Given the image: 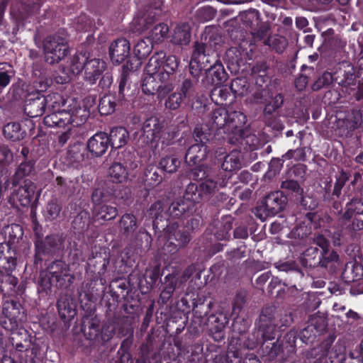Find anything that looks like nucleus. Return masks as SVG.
<instances>
[{"label": "nucleus", "mask_w": 363, "mask_h": 363, "mask_svg": "<svg viewBox=\"0 0 363 363\" xmlns=\"http://www.w3.org/2000/svg\"><path fill=\"white\" fill-rule=\"evenodd\" d=\"M179 60L173 55H167L160 50L154 53L145 66L146 76L143 79L141 89L148 96L157 93L164 97L172 89V81L179 67Z\"/></svg>", "instance_id": "1"}, {"label": "nucleus", "mask_w": 363, "mask_h": 363, "mask_svg": "<svg viewBox=\"0 0 363 363\" xmlns=\"http://www.w3.org/2000/svg\"><path fill=\"white\" fill-rule=\"evenodd\" d=\"M222 36L214 28H206L200 41H196L193 52L199 48L201 55H205L203 64L201 63V72L205 71L206 83L211 86H219L228 79L223 65L218 58L216 50L221 46Z\"/></svg>", "instance_id": "2"}, {"label": "nucleus", "mask_w": 363, "mask_h": 363, "mask_svg": "<svg viewBox=\"0 0 363 363\" xmlns=\"http://www.w3.org/2000/svg\"><path fill=\"white\" fill-rule=\"evenodd\" d=\"M145 216L152 220V226L155 234L158 235L160 241L162 237L169 238L182 247H185L191 238L188 230L181 228L176 221L170 222L168 218L162 215V201H157L147 209Z\"/></svg>", "instance_id": "3"}, {"label": "nucleus", "mask_w": 363, "mask_h": 363, "mask_svg": "<svg viewBox=\"0 0 363 363\" xmlns=\"http://www.w3.org/2000/svg\"><path fill=\"white\" fill-rule=\"evenodd\" d=\"M74 280L69 266L62 259H55L40 271L38 279V292L47 296L52 290L67 289Z\"/></svg>", "instance_id": "4"}, {"label": "nucleus", "mask_w": 363, "mask_h": 363, "mask_svg": "<svg viewBox=\"0 0 363 363\" xmlns=\"http://www.w3.org/2000/svg\"><path fill=\"white\" fill-rule=\"evenodd\" d=\"M230 36L237 46L231 47L226 50L225 62L231 72H238L247 60L252 59L256 44L252 40L245 38L238 39V36H242L241 30H232Z\"/></svg>", "instance_id": "5"}, {"label": "nucleus", "mask_w": 363, "mask_h": 363, "mask_svg": "<svg viewBox=\"0 0 363 363\" xmlns=\"http://www.w3.org/2000/svg\"><path fill=\"white\" fill-rule=\"evenodd\" d=\"M205 55H202L199 48H196L195 52H193L191 58L189 63V74L185 76L181 84L179 85L177 90L180 94L186 100L187 103H191L192 108H198L197 104H200V107H202V104L196 99L194 101L196 96V86L198 85L201 77V63L203 64Z\"/></svg>", "instance_id": "6"}, {"label": "nucleus", "mask_w": 363, "mask_h": 363, "mask_svg": "<svg viewBox=\"0 0 363 363\" xmlns=\"http://www.w3.org/2000/svg\"><path fill=\"white\" fill-rule=\"evenodd\" d=\"M65 237L63 233L48 235L44 238L34 240L35 254L33 265L37 269L43 267L44 261L49 260L55 256H60L65 248Z\"/></svg>", "instance_id": "7"}, {"label": "nucleus", "mask_w": 363, "mask_h": 363, "mask_svg": "<svg viewBox=\"0 0 363 363\" xmlns=\"http://www.w3.org/2000/svg\"><path fill=\"white\" fill-rule=\"evenodd\" d=\"M142 132L141 136L147 145L160 142L162 145H169L176 137V133L167 130L165 121L157 116H150L143 123Z\"/></svg>", "instance_id": "8"}, {"label": "nucleus", "mask_w": 363, "mask_h": 363, "mask_svg": "<svg viewBox=\"0 0 363 363\" xmlns=\"http://www.w3.org/2000/svg\"><path fill=\"white\" fill-rule=\"evenodd\" d=\"M228 179V174H216L211 178L202 181L199 185L191 182L186 186V194L188 196L190 195L193 200L199 203L203 200H208L220 188L226 186Z\"/></svg>", "instance_id": "9"}, {"label": "nucleus", "mask_w": 363, "mask_h": 363, "mask_svg": "<svg viewBox=\"0 0 363 363\" xmlns=\"http://www.w3.org/2000/svg\"><path fill=\"white\" fill-rule=\"evenodd\" d=\"M45 60L49 65H55L62 60L69 53L67 36L65 30L47 36L43 40Z\"/></svg>", "instance_id": "10"}, {"label": "nucleus", "mask_w": 363, "mask_h": 363, "mask_svg": "<svg viewBox=\"0 0 363 363\" xmlns=\"http://www.w3.org/2000/svg\"><path fill=\"white\" fill-rule=\"evenodd\" d=\"M112 182H106L93 189L91 202L94 206L106 203L113 199L125 201L130 197L131 191L129 188L120 187Z\"/></svg>", "instance_id": "11"}, {"label": "nucleus", "mask_w": 363, "mask_h": 363, "mask_svg": "<svg viewBox=\"0 0 363 363\" xmlns=\"http://www.w3.org/2000/svg\"><path fill=\"white\" fill-rule=\"evenodd\" d=\"M195 143L192 144L185 154V162L189 165H196L206 160L209 151L207 143L211 139V133L203 127H195L193 133Z\"/></svg>", "instance_id": "12"}, {"label": "nucleus", "mask_w": 363, "mask_h": 363, "mask_svg": "<svg viewBox=\"0 0 363 363\" xmlns=\"http://www.w3.org/2000/svg\"><path fill=\"white\" fill-rule=\"evenodd\" d=\"M242 24L250 28L252 40L255 42L265 40L269 35L271 26L268 21H263L260 12L255 9L244 11L240 14Z\"/></svg>", "instance_id": "13"}, {"label": "nucleus", "mask_w": 363, "mask_h": 363, "mask_svg": "<svg viewBox=\"0 0 363 363\" xmlns=\"http://www.w3.org/2000/svg\"><path fill=\"white\" fill-rule=\"evenodd\" d=\"M287 196L281 191L268 194L256 207L255 215L264 220L269 216H274L281 212L287 203Z\"/></svg>", "instance_id": "14"}, {"label": "nucleus", "mask_w": 363, "mask_h": 363, "mask_svg": "<svg viewBox=\"0 0 363 363\" xmlns=\"http://www.w3.org/2000/svg\"><path fill=\"white\" fill-rule=\"evenodd\" d=\"M117 333L119 337L132 336L133 329L131 324L124 318H113L108 319L99 330L98 344L104 345L108 342Z\"/></svg>", "instance_id": "15"}, {"label": "nucleus", "mask_w": 363, "mask_h": 363, "mask_svg": "<svg viewBox=\"0 0 363 363\" xmlns=\"http://www.w3.org/2000/svg\"><path fill=\"white\" fill-rule=\"evenodd\" d=\"M247 122V116L241 111H228L227 121V135L222 138L233 145L242 144L245 138L244 130Z\"/></svg>", "instance_id": "16"}, {"label": "nucleus", "mask_w": 363, "mask_h": 363, "mask_svg": "<svg viewBox=\"0 0 363 363\" xmlns=\"http://www.w3.org/2000/svg\"><path fill=\"white\" fill-rule=\"evenodd\" d=\"M313 243L321 248L319 267L326 269L331 274L335 273L340 267V257L330 247L329 240L324 235L318 234L314 237Z\"/></svg>", "instance_id": "17"}, {"label": "nucleus", "mask_w": 363, "mask_h": 363, "mask_svg": "<svg viewBox=\"0 0 363 363\" xmlns=\"http://www.w3.org/2000/svg\"><path fill=\"white\" fill-rule=\"evenodd\" d=\"M162 203V215L164 218L167 216L172 218H186L192 216L197 210L198 203L186 194V189L182 197L174 201L169 206L167 211H164Z\"/></svg>", "instance_id": "18"}, {"label": "nucleus", "mask_w": 363, "mask_h": 363, "mask_svg": "<svg viewBox=\"0 0 363 363\" xmlns=\"http://www.w3.org/2000/svg\"><path fill=\"white\" fill-rule=\"evenodd\" d=\"M35 124L32 119L22 118L19 121L7 123L3 128V135L7 140L18 142L24 140L28 134H34Z\"/></svg>", "instance_id": "19"}, {"label": "nucleus", "mask_w": 363, "mask_h": 363, "mask_svg": "<svg viewBox=\"0 0 363 363\" xmlns=\"http://www.w3.org/2000/svg\"><path fill=\"white\" fill-rule=\"evenodd\" d=\"M297 331L291 330L289 331L279 343V337L277 342L268 343L262 348V354L267 357L269 361L274 360L281 352L286 351L287 353H292L296 350V341Z\"/></svg>", "instance_id": "20"}, {"label": "nucleus", "mask_w": 363, "mask_h": 363, "mask_svg": "<svg viewBox=\"0 0 363 363\" xmlns=\"http://www.w3.org/2000/svg\"><path fill=\"white\" fill-rule=\"evenodd\" d=\"M181 301L186 305L188 308H191L193 315L206 319L213 306V301L204 295L198 293L186 294L182 297Z\"/></svg>", "instance_id": "21"}, {"label": "nucleus", "mask_w": 363, "mask_h": 363, "mask_svg": "<svg viewBox=\"0 0 363 363\" xmlns=\"http://www.w3.org/2000/svg\"><path fill=\"white\" fill-rule=\"evenodd\" d=\"M343 217L347 223L353 218L350 225L352 230L363 229V196H354L345 203Z\"/></svg>", "instance_id": "22"}, {"label": "nucleus", "mask_w": 363, "mask_h": 363, "mask_svg": "<svg viewBox=\"0 0 363 363\" xmlns=\"http://www.w3.org/2000/svg\"><path fill=\"white\" fill-rule=\"evenodd\" d=\"M229 314L220 311L211 313L205 319L209 335L215 341L219 342L225 338V328L229 323Z\"/></svg>", "instance_id": "23"}, {"label": "nucleus", "mask_w": 363, "mask_h": 363, "mask_svg": "<svg viewBox=\"0 0 363 363\" xmlns=\"http://www.w3.org/2000/svg\"><path fill=\"white\" fill-rule=\"evenodd\" d=\"M109 262V255L106 252H92L86 262V276L110 277L107 269Z\"/></svg>", "instance_id": "24"}, {"label": "nucleus", "mask_w": 363, "mask_h": 363, "mask_svg": "<svg viewBox=\"0 0 363 363\" xmlns=\"http://www.w3.org/2000/svg\"><path fill=\"white\" fill-rule=\"evenodd\" d=\"M164 0H147L144 8V13L138 21L142 30H147L162 15Z\"/></svg>", "instance_id": "25"}, {"label": "nucleus", "mask_w": 363, "mask_h": 363, "mask_svg": "<svg viewBox=\"0 0 363 363\" xmlns=\"http://www.w3.org/2000/svg\"><path fill=\"white\" fill-rule=\"evenodd\" d=\"M46 110V100L45 96L39 91L28 93L25 99L23 111L32 119L41 116Z\"/></svg>", "instance_id": "26"}, {"label": "nucleus", "mask_w": 363, "mask_h": 363, "mask_svg": "<svg viewBox=\"0 0 363 363\" xmlns=\"http://www.w3.org/2000/svg\"><path fill=\"white\" fill-rule=\"evenodd\" d=\"M241 152L238 150H233L229 154L220 153L215 161V164L223 172H220L219 174H228L230 178V172L241 168Z\"/></svg>", "instance_id": "27"}, {"label": "nucleus", "mask_w": 363, "mask_h": 363, "mask_svg": "<svg viewBox=\"0 0 363 363\" xmlns=\"http://www.w3.org/2000/svg\"><path fill=\"white\" fill-rule=\"evenodd\" d=\"M109 289L112 302L108 300L106 303V307L107 311H112L116 309L118 302L126 298L128 295L129 288L125 279H116L111 281Z\"/></svg>", "instance_id": "28"}, {"label": "nucleus", "mask_w": 363, "mask_h": 363, "mask_svg": "<svg viewBox=\"0 0 363 363\" xmlns=\"http://www.w3.org/2000/svg\"><path fill=\"white\" fill-rule=\"evenodd\" d=\"M101 320L96 315L85 314L82 318L81 331L86 340L98 342Z\"/></svg>", "instance_id": "29"}, {"label": "nucleus", "mask_w": 363, "mask_h": 363, "mask_svg": "<svg viewBox=\"0 0 363 363\" xmlns=\"http://www.w3.org/2000/svg\"><path fill=\"white\" fill-rule=\"evenodd\" d=\"M108 52L112 63L120 65L130 56V43L124 38H118L111 43Z\"/></svg>", "instance_id": "30"}, {"label": "nucleus", "mask_w": 363, "mask_h": 363, "mask_svg": "<svg viewBox=\"0 0 363 363\" xmlns=\"http://www.w3.org/2000/svg\"><path fill=\"white\" fill-rule=\"evenodd\" d=\"M320 217L317 213L308 212L306 214L303 223L296 226L291 232L294 238L304 239L311 233V228H320Z\"/></svg>", "instance_id": "31"}, {"label": "nucleus", "mask_w": 363, "mask_h": 363, "mask_svg": "<svg viewBox=\"0 0 363 363\" xmlns=\"http://www.w3.org/2000/svg\"><path fill=\"white\" fill-rule=\"evenodd\" d=\"M108 140V133L99 131L87 140L86 147L93 157H101L107 152L111 147Z\"/></svg>", "instance_id": "32"}, {"label": "nucleus", "mask_w": 363, "mask_h": 363, "mask_svg": "<svg viewBox=\"0 0 363 363\" xmlns=\"http://www.w3.org/2000/svg\"><path fill=\"white\" fill-rule=\"evenodd\" d=\"M228 111L223 108H216L210 116L208 131L214 135L224 133L227 135V121Z\"/></svg>", "instance_id": "33"}, {"label": "nucleus", "mask_w": 363, "mask_h": 363, "mask_svg": "<svg viewBox=\"0 0 363 363\" xmlns=\"http://www.w3.org/2000/svg\"><path fill=\"white\" fill-rule=\"evenodd\" d=\"M45 0L24 1L20 9V16L23 24L40 23L38 17L41 6Z\"/></svg>", "instance_id": "34"}, {"label": "nucleus", "mask_w": 363, "mask_h": 363, "mask_svg": "<svg viewBox=\"0 0 363 363\" xmlns=\"http://www.w3.org/2000/svg\"><path fill=\"white\" fill-rule=\"evenodd\" d=\"M69 104H67L66 113H67L69 124H72L74 127H78L84 124L89 114V111L86 108H82L75 100V99H69Z\"/></svg>", "instance_id": "35"}, {"label": "nucleus", "mask_w": 363, "mask_h": 363, "mask_svg": "<svg viewBox=\"0 0 363 363\" xmlns=\"http://www.w3.org/2000/svg\"><path fill=\"white\" fill-rule=\"evenodd\" d=\"M239 340L233 338L228 346V350L225 354L216 355L210 363H241L242 355L241 345L239 344Z\"/></svg>", "instance_id": "36"}, {"label": "nucleus", "mask_w": 363, "mask_h": 363, "mask_svg": "<svg viewBox=\"0 0 363 363\" xmlns=\"http://www.w3.org/2000/svg\"><path fill=\"white\" fill-rule=\"evenodd\" d=\"M140 67V62L138 60L127 61L126 64L123 65L121 68V74L118 79V91L116 93V96L118 97L119 100H122L123 102L125 101V88L129 89L130 85L128 84L130 82V73L137 70Z\"/></svg>", "instance_id": "37"}, {"label": "nucleus", "mask_w": 363, "mask_h": 363, "mask_svg": "<svg viewBox=\"0 0 363 363\" xmlns=\"http://www.w3.org/2000/svg\"><path fill=\"white\" fill-rule=\"evenodd\" d=\"M106 63L99 58H89L85 65L84 80L90 84H94L102 75Z\"/></svg>", "instance_id": "38"}, {"label": "nucleus", "mask_w": 363, "mask_h": 363, "mask_svg": "<svg viewBox=\"0 0 363 363\" xmlns=\"http://www.w3.org/2000/svg\"><path fill=\"white\" fill-rule=\"evenodd\" d=\"M179 275L177 274H169L166 275L163 281H161V292L158 298L160 304H167L172 298V295L178 285Z\"/></svg>", "instance_id": "39"}, {"label": "nucleus", "mask_w": 363, "mask_h": 363, "mask_svg": "<svg viewBox=\"0 0 363 363\" xmlns=\"http://www.w3.org/2000/svg\"><path fill=\"white\" fill-rule=\"evenodd\" d=\"M129 172L127 167L121 162H113L108 169V179L106 182H112L117 186L128 188L125 183L128 179Z\"/></svg>", "instance_id": "40"}, {"label": "nucleus", "mask_w": 363, "mask_h": 363, "mask_svg": "<svg viewBox=\"0 0 363 363\" xmlns=\"http://www.w3.org/2000/svg\"><path fill=\"white\" fill-rule=\"evenodd\" d=\"M120 232L126 238L132 240L137 235L138 222L136 216L131 213H124L118 221Z\"/></svg>", "instance_id": "41"}, {"label": "nucleus", "mask_w": 363, "mask_h": 363, "mask_svg": "<svg viewBox=\"0 0 363 363\" xmlns=\"http://www.w3.org/2000/svg\"><path fill=\"white\" fill-rule=\"evenodd\" d=\"M111 150H117L124 147L130 139L128 130L123 126H115L111 128L108 134Z\"/></svg>", "instance_id": "42"}, {"label": "nucleus", "mask_w": 363, "mask_h": 363, "mask_svg": "<svg viewBox=\"0 0 363 363\" xmlns=\"http://www.w3.org/2000/svg\"><path fill=\"white\" fill-rule=\"evenodd\" d=\"M36 190V186L29 179L23 181V185L21 186L17 191V198L21 206L23 207L28 206L34 199Z\"/></svg>", "instance_id": "43"}, {"label": "nucleus", "mask_w": 363, "mask_h": 363, "mask_svg": "<svg viewBox=\"0 0 363 363\" xmlns=\"http://www.w3.org/2000/svg\"><path fill=\"white\" fill-rule=\"evenodd\" d=\"M16 250L5 244H0V267L13 271L17 265Z\"/></svg>", "instance_id": "44"}, {"label": "nucleus", "mask_w": 363, "mask_h": 363, "mask_svg": "<svg viewBox=\"0 0 363 363\" xmlns=\"http://www.w3.org/2000/svg\"><path fill=\"white\" fill-rule=\"evenodd\" d=\"M57 308L59 315L64 322H69L77 314L75 305L67 295L60 296L57 302Z\"/></svg>", "instance_id": "45"}, {"label": "nucleus", "mask_w": 363, "mask_h": 363, "mask_svg": "<svg viewBox=\"0 0 363 363\" xmlns=\"http://www.w3.org/2000/svg\"><path fill=\"white\" fill-rule=\"evenodd\" d=\"M123 101L119 100L116 93L105 94L99 99L98 108L101 116L111 115L115 112L118 106H123Z\"/></svg>", "instance_id": "46"}, {"label": "nucleus", "mask_w": 363, "mask_h": 363, "mask_svg": "<svg viewBox=\"0 0 363 363\" xmlns=\"http://www.w3.org/2000/svg\"><path fill=\"white\" fill-rule=\"evenodd\" d=\"M118 208L112 203H103L92 208L93 218L96 220L109 221L118 216Z\"/></svg>", "instance_id": "47"}, {"label": "nucleus", "mask_w": 363, "mask_h": 363, "mask_svg": "<svg viewBox=\"0 0 363 363\" xmlns=\"http://www.w3.org/2000/svg\"><path fill=\"white\" fill-rule=\"evenodd\" d=\"M191 29L188 23H178L174 29L171 42L177 45H187L191 40Z\"/></svg>", "instance_id": "48"}, {"label": "nucleus", "mask_w": 363, "mask_h": 363, "mask_svg": "<svg viewBox=\"0 0 363 363\" xmlns=\"http://www.w3.org/2000/svg\"><path fill=\"white\" fill-rule=\"evenodd\" d=\"M110 277L86 276L85 289L91 296H99L106 289V284Z\"/></svg>", "instance_id": "49"}, {"label": "nucleus", "mask_w": 363, "mask_h": 363, "mask_svg": "<svg viewBox=\"0 0 363 363\" xmlns=\"http://www.w3.org/2000/svg\"><path fill=\"white\" fill-rule=\"evenodd\" d=\"M35 172V160L30 159V160H24L18 166L13 177V186H18L21 181L26 177L34 175Z\"/></svg>", "instance_id": "50"}, {"label": "nucleus", "mask_w": 363, "mask_h": 363, "mask_svg": "<svg viewBox=\"0 0 363 363\" xmlns=\"http://www.w3.org/2000/svg\"><path fill=\"white\" fill-rule=\"evenodd\" d=\"M153 41L149 38L146 37L138 40L133 48L135 57L130 58L128 61L135 62L136 60L142 65V60L145 59L151 53L153 49Z\"/></svg>", "instance_id": "51"}, {"label": "nucleus", "mask_w": 363, "mask_h": 363, "mask_svg": "<svg viewBox=\"0 0 363 363\" xmlns=\"http://www.w3.org/2000/svg\"><path fill=\"white\" fill-rule=\"evenodd\" d=\"M49 113L43 118L45 125L50 128H65L69 125L68 115L66 108L60 111H48Z\"/></svg>", "instance_id": "52"}, {"label": "nucleus", "mask_w": 363, "mask_h": 363, "mask_svg": "<svg viewBox=\"0 0 363 363\" xmlns=\"http://www.w3.org/2000/svg\"><path fill=\"white\" fill-rule=\"evenodd\" d=\"M135 363H162L161 354L154 350L148 344L143 343L140 346Z\"/></svg>", "instance_id": "53"}, {"label": "nucleus", "mask_w": 363, "mask_h": 363, "mask_svg": "<svg viewBox=\"0 0 363 363\" xmlns=\"http://www.w3.org/2000/svg\"><path fill=\"white\" fill-rule=\"evenodd\" d=\"M164 172L156 165L150 164L147 166L144 172V181L146 186L153 188L162 182V174Z\"/></svg>", "instance_id": "54"}, {"label": "nucleus", "mask_w": 363, "mask_h": 363, "mask_svg": "<svg viewBox=\"0 0 363 363\" xmlns=\"http://www.w3.org/2000/svg\"><path fill=\"white\" fill-rule=\"evenodd\" d=\"M315 75V69L313 67L303 65L301 67V72L294 79V86L297 91H304L309 82V80Z\"/></svg>", "instance_id": "55"}, {"label": "nucleus", "mask_w": 363, "mask_h": 363, "mask_svg": "<svg viewBox=\"0 0 363 363\" xmlns=\"http://www.w3.org/2000/svg\"><path fill=\"white\" fill-rule=\"evenodd\" d=\"M46 108L48 111H60L63 108H67V104H69L70 98H65L64 96L59 93H52L46 96Z\"/></svg>", "instance_id": "56"}, {"label": "nucleus", "mask_w": 363, "mask_h": 363, "mask_svg": "<svg viewBox=\"0 0 363 363\" xmlns=\"http://www.w3.org/2000/svg\"><path fill=\"white\" fill-rule=\"evenodd\" d=\"M321 248L309 247L303 254L302 262L306 267L315 268L321 262Z\"/></svg>", "instance_id": "57"}, {"label": "nucleus", "mask_w": 363, "mask_h": 363, "mask_svg": "<svg viewBox=\"0 0 363 363\" xmlns=\"http://www.w3.org/2000/svg\"><path fill=\"white\" fill-rule=\"evenodd\" d=\"M161 267L160 263H155L153 266L147 267L140 279V284L144 280L147 284V289L150 290L154 288L158 279L161 277Z\"/></svg>", "instance_id": "58"}, {"label": "nucleus", "mask_w": 363, "mask_h": 363, "mask_svg": "<svg viewBox=\"0 0 363 363\" xmlns=\"http://www.w3.org/2000/svg\"><path fill=\"white\" fill-rule=\"evenodd\" d=\"M16 71L13 66L8 62L0 63V101L4 89L11 83L15 77Z\"/></svg>", "instance_id": "59"}, {"label": "nucleus", "mask_w": 363, "mask_h": 363, "mask_svg": "<svg viewBox=\"0 0 363 363\" xmlns=\"http://www.w3.org/2000/svg\"><path fill=\"white\" fill-rule=\"evenodd\" d=\"M335 79L333 73L325 71L318 75L314 82L311 84L313 91H318L323 89H328L333 84Z\"/></svg>", "instance_id": "60"}, {"label": "nucleus", "mask_w": 363, "mask_h": 363, "mask_svg": "<svg viewBox=\"0 0 363 363\" xmlns=\"http://www.w3.org/2000/svg\"><path fill=\"white\" fill-rule=\"evenodd\" d=\"M166 240L163 246L159 249V253L163 257L164 261L170 263L174 259V257L177 253L179 249L183 248L180 245H177V242H174L169 238H164Z\"/></svg>", "instance_id": "61"}, {"label": "nucleus", "mask_w": 363, "mask_h": 363, "mask_svg": "<svg viewBox=\"0 0 363 363\" xmlns=\"http://www.w3.org/2000/svg\"><path fill=\"white\" fill-rule=\"evenodd\" d=\"M216 174L215 172L205 164H199L191 169L189 176V178L199 181V183L208 178H211L212 176Z\"/></svg>", "instance_id": "62"}, {"label": "nucleus", "mask_w": 363, "mask_h": 363, "mask_svg": "<svg viewBox=\"0 0 363 363\" xmlns=\"http://www.w3.org/2000/svg\"><path fill=\"white\" fill-rule=\"evenodd\" d=\"M322 328L315 324H309L302 329L298 334L300 340L305 344H312L317 336L320 334Z\"/></svg>", "instance_id": "63"}, {"label": "nucleus", "mask_w": 363, "mask_h": 363, "mask_svg": "<svg viewBox=\"0 0 363 363\" xmlns=\"http://www.w3.org/2000/svg\"><path fill=\"white\" fill-rule=\"evenodd\" d=\"M159 165L163 172L173 174L180 167L181 161L175 155H167L160 159Z\"/></svg>", "instance_id": "64"}]
</instances>
